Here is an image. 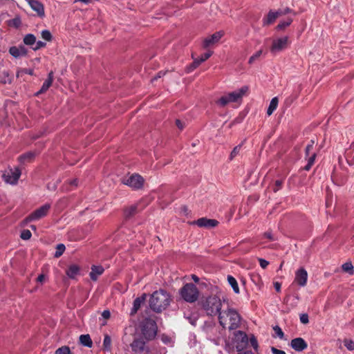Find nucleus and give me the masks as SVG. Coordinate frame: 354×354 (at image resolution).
Listing matches in <instances>:
<instances>
[{
    "label": "nucleus",
    "instance_id": "nucleus-24",
    "mask_svg": "<svg viewBox=\"0 0 354 354\" xmlns=\"http://www.w3.org/2000/svg\"><path fill=\"white\" fill-rule=\"evenodd\" d=\"M195 56L196 54L194 53H192V57L194 59V61L192 64H190L189 66L186 67L185 71L187 73L192 72L194 69L198 68L201 63H203L202 62H201L200 58H198V57H196Z\"/></svg>",
    "mask_w": 354,
    "mask_h": 354
},
{
    "label": "nucleus",
    "instance_id": "nucleus-35",
    "mask_svg": "<svg viewBox=\"0 0 354 354\" xmlns=\"http://www.w3.org/2000/svg\"><path fill=\"white\" fill-rule=\"evenodd\" d=\"M41 37L44 40L46 41H52V34L48 30H44L41 32Z\"/></svg>",
    "mask_w": 354,
    "mask_h": 354
},
{
    "label": "nucleus",
    "instance_id": "nucleus-32",
    "mask_svg": "<svg viewBox=\"0 0 354 354\" xmlns=\"http://www.w3.org/2000/svg\"><path fill=\"white\" fill-rule=\"evenodd\" d=\"M104 349L110 351L111 349V339L109 335H106L103 341Z\"/></svg>",
    "mask_w": 354,
    "mask_h": 354
},
{
    "label": "nucleus",
    "instance_id": "nucleus-41",
    "mask_svg": "<svg viewBox=\"0 0 354 354\" xmlns=\"http://www.w3.org/2000/svg\"><path fill=\"white\" fill-rule=\"evenodd\" d=\"M344 344L348 350H349V351L354 350V341L353 340L345 339L344 340Z\"/></svg>",
    "mask_w": 354,
    "mask_h": 354
},
{
    "label": "nucleus",
    "instance_id": "nucleus-18",
    "mask_svg": "<svg viewBox=\"0 0 354 354\" xmlns=\"http://www.w3.org/2000/svg\"><path fill=\"white\" fill-rule=\"evenodd\" d=\"M268 52V48L266 46H263L250 57L248 63L252 64L255 61L260 59L261 57H265Z\"/></svg>",
    "mask_w": 354,
    "mask_h": 354
},
{
    "label": "nucleus",
    "instance_id": "nucleus-14",
    "mask_svg": "<svg viewBox=\"0 0 354 354\" xmlns=\"http://www.w3.org/2000/svg\"><path fill=\"white\" fill-rule=\"evenodd\" d=\"M9 53L15 58H19L25 56L27 50L24 46H12L9 49Z\"/></svg>",
    "mask_w": 354,
    "mask_h": 354
},
{
    "label": "nucleus",
    "instance_id": "nucleus-62",
    "mask_svg": "<svg viewBox=\"0 0 354 354\" xmlns=\"http://www.w3.org/2000/svg\"><path fill=\"white\" fill-rule=\"evenodd\" d=\"M192 279L194 280L195 283H198L200 280L199 278L195 274L192 275Z\"/></svg>",
    "mask_w": 354,
    "mask_h": 354
},
{
    "label": "nucleus",
    "instance_id": "nucleus-39",
    "mask_svg": "<svg viewBox=\"0 0 354 354\" xmlns=\"http://www.w3.org/2000/svg\"><path fill=\"white\" fill-rule=\"evenodd\" d=\"M21 19L19 17H15L8 21V25L10 26L18 28L21 25Z\"/></svg>",
    "mask_w": 354,
    "mask_h": 354
},
{
    "label": "nucleus",
    "instance_id": "nucleus-61",
    "mask_svg": "<svg viewBox=\"0 0 354 354\" xmlns=\"http://www.w3.org/2000/svg\"><path fill=\"white\" fill-rule=\"evenodd\" d=\"M313 149H311L310 147H308V145L306 146V149H305V153H306V156H308L309 154H310V151L312 150Z\"/></svg>",
    "mask_w": 354,
    "mask_h": 354
},
{
    "label": "nucleus",
    "instance_id": "nucleus-6",
    "mask_svg": "<svg viewBox=\"0 0 354 354\" xmlns=\"http://www.w3.org/2000/svg\"><path fill=\"white\" fill-rule=\"evenodd\" d=\"M142 337L146 341L153 339L157 335V326L155 321L148 319L145 320L141 328Z\"/></svg>",
    "mask_w": 354,
    "mask_h": 354
},
{
    "label": "nucleus",
    "instance_id": "nucleus-26",
    "mask_svg": "<svg viewBox=\"0 0 354 354\" xmlns=\"http://www.w3.org/2000/svg\"><path fill=\"white\" fill-rule=\"evenodd\" d=\"M80 272V267L77 265H71L66 271V275L71 278L74 279Z\"/></svg>",
    "mask_w": 354,
    "mask_h": 354
},
{
    "label": "nucleus",
    "instance_id": "nucleus-59",
    "mask_svg": "<svg viewBox=\"0 0 354 354\" xmlns=\"http://www.w3.org/2000/svg\"><path fill=\"white\" fill-rule=\"evenodd\" d=\"M274 287L277 292L281 291V283L279 282L274 283Z\"/></svg>",
    "mask_w": 354,
    "mask_h": 354
},
{
    "label": "nucleus",
    "instance_id": "nucleus-64",
    "mask_svg": "<svg viewBox=\"0 0 354 354\" xmlns=\"http://www.w3.org/2000/svg\"><path fill=\"white\" fill-rule=\"evenodd\" d=\"M238 354H253V353L250 351H243V352L239 353Z\"/></svg>",
    "mask_w": 354,
    "mask_h": 354
},
{
    "label": "nucleus",
    "instance_id": "nucleus-60",
    "mask_svg": "<svg viewBox=\"0 0 354 354\" xmlns=\"http://www.w3.org/2000/svg\"><path fill=\"white\" fill-rule=\"evenodd\" d=\"M22 71L26 74H29V75L33 74V70H32V69L25 68Z\"/></svg>",
    "mask_w": 354,
    "mask_h": 354
},
{
    "label": "nucleus",
    "instance_id": "nucleus-2",
    "mask_svg": "<svg viewBox=\"0 0 354 354\" xmlns=\"http://www.w3.org/2000/svg\"><path fill=\"white\" fill-rule=\"evenodd\" d=\"M218 322L223 328L233 330L240 326L241 316L234 309L227 308L219 313Z\"/></svg>",
    "mask_w": 354,
    "mask_h": 354
},
{
    "label": "nucleus",
    "instance_id": "nucleus-58",
    "mask_svg": "<svg viewBox=\"0 0 354 354\" xmlns=\"http://www.w3.org/2000/svg\"><path fill=\"white\" fill-rule=\"evenodd\" d=\"M176 124L178 127V129H180L181 130L184 128V126H183L182 122L178 119L176 120Z\"/></svg>",
    "mask_w": 354,
    "mask_h": 354
},
{
    "label": "nucleus",
    "instance_id": "nucleus-51",
    "mask_svg": "<svg viewBox=\"0 0 354 354\" xmlns=\"http://www.w3.org/2000/svg\"><path fill=\"white\" fill-rule=\"evenodd\" d=\"M316 153H313L308 158V163L309 165H313V164L315 163V158H316Z\"/></svg>",
    "mask_w": 354,
    "mask_h": 354
},
{
    "label": "nucleus",
    "instance_id": "nucleus-50",
    "mask_svg": "<svg viewBox=\"0 0 354 354\" xmlns=\"http://www.w3.org/2000/svg\"><path fill=\"white\" fill-rule=\"evenodd\" d=\"M282 183V180H277L275 181V187L273 189L274 192H277L279 189H281Z\"/></svg>",
    "mask_w": 354,
    "mask_h": 354
},
{
    "label": "nucleus",
    "instance_id": "nucleus-19",
    "mask_svg": "<svg viewBox=\"0 0 354 354\" xmlns=\"http://www.w3.org/2000/svg\"><path fill=\"white\" fill-rule=\"evenodd\" d=\"M104 271V269L102 266H92L91 271L89 274L91 280L97 281L98 277L102 274Z\"/></svg>",
    "mask_w": 354,
    "mask_h": 354
},
{
    "label": "nucleus",
    "instance_id": "nucleus-17",
    "mask_svg": "<svg viewBox=\"0 0 354 354\" xmlns=\"http://www.w3.org/2000/svg\"><path fill=\"white\" fill-rule=\"evenodd\" d=\"M223 31H218L213 35L205 37L203 40V44H214L220 41L221 37L223 36Z\"/></svg>",
    "mask_w": 354,
    "mask_h": 354
},
{
    "label": "nucleus",
    "instance_id": "nucleus-11",
    "mask_svg": "<svg viewBox=\"0 0 354 354\" xmlns=\"http://www.w3.org/2000/svg\"><path fill=\"white\" fill-rule=\"evenodd\" d=\"M308 280V272L304 268H299L295 272L294 282L301 287L306 285Z\"/></svg>",
    "mask_w": 354,
    "mask_h": 354
},
{
    "label": "nucleus",
    "instance_id": "nucleus-23",
    "mask_svg": "<svg viewBox=\"0 0 354 354\" xmlns=\"http://www.w3.org/2000/svg\"><path fill=\"white\" fill-rule=\"evenodd\" d=\"M195 56L196 54L194 53H192V57L194 59V61L192 64H190L189 66L186 67L185 71L187 73L192 72L194 69L198 68L201 63H203L202 62H201L200 58H198V57H196Z\"/></svg>",
    "mask_w": 354,
    "mask_h": 354
},
{
    "label": "nucleus",
    "instance_id": "nucleus-53",
    "mask_svg": "<svg viewBox=\"0 0 354 354\" xmlns=\"http://www.w3.org/2000/svg\"><path fill=\"white\" fill-rule=\"evenodd\" d=\"M102 316L103 317V318L107 319L110 317L111 313L109 310H104L102 313Z\"/></svg>",
    "mask_w": 354,
    "mask_h": 354
},
{
    "label": "nucleus",
    "instance_id": "nucleus-36",
    "mask_svg": "<svg viewBox=\"0 0 354 354\" xmlns=\"http://www.w3.org/2000/svg\"><path fill=\"white\" fill-rule=\"evenodd\" d=\"M342 270L351 274H353V266L351 262H346L342 266Z\"/></svg>",
    "mask_w": 354,
    "mask_h": 354
},
{
    "label": "nucleus",
    "instance_id": "nucleus-57",
    "mask_svg": "<svg viewBox=\"0 0 354 354\" xmlns=\"http://www.w3.org/2000/svg\"><path fill=\"white\" fill-rule=\"evenodd\" d=\"M237 333L242 336V341H245V340L248 339L247 335L244 332L239 330L237 332Z\"/></svg>",
    "mask_w": 354,
    "mask_h": 354
},
{
    "label": "nucleus",
    "instance_id": "nucleus-22",
    "mask_svg": "<svg viewBox=\"0 0 354 354\" xmlns=\"http://www.w3.org/2000/svg\"><path fill=\"white\" fill-rule=\"evenodd\" d=\"M37 153L34 151H28L19 156L18 160L21 163L31 162L37 156Z\"/></svg>",
    "mask_w": 354,
    "mask_h": 354
},
{
    "label": "nucleus",
    "instance_id": "nucleus-33",
    "mask_svg": "<svg viewBox=\"0 0 354 354\" xmlns=\"http://www.w3.org/2000/svg\"><path fill=\"white\" fill-rule=\"evenodd\" d=\"M65 249H66V247L63 243H59V244L57 245L56 251L54 254V257L55 258H58V257H61L63 254Z\"/></svg>",
    "mask_w": 354,
    "mask_h": 354
},
{
    "label": "nucleus",
    "instance_id": "nucleus-44",
    "mask_svg": "<svg viewBox=\"0 0 354 354\" xmlns=\"http://www.w3.org/2000/svg\"><path fill=\"white\" fill-rule=\"evenodd\" d=\"M32 234L28 230H24L21 233L20 237L24 240H28L30 239Z\"/></svg>",
    "mask_w": 354,
    "mask_h": 354
},
{
    "label": "nucleus",
    "instance_id": "nucleus-49",
    "mask_svg": "<svg viewBox=\"0 0 354 354\" xmlns=\"http://www.w3.org/2000/svg\"><path fill=\"white\" fill-rule=\"evenodd\" d=\"M259 261L260 266L263 269L266 268L269 264V262L263 259H259Z\"/></svg>",
    "mask_w": 354,
    "mask_h": 354
},
{
    "label": "nucleus",
    "instance_id": "nucleus-8",
    "mask_svg": "<svg viewBox=\"0 0 354 354\" xmlns=\"http://www.w3.org/2000/svg\"><path fill=\"white\" fill-rule=\"evenodd\" d=\"M123 184L129 187L138 189L142 188L144 184V178L139 174H135L122 180Z\"/></svg>",
    "mask_w": 354,
    "mask_h": 354
},
{
    "label": "nucleus",
    "instance_id": "nucleus-13",
    "mask_svg": "<svg viewBox=\"0 0 354 354\" xmlns=\"http://www.w3.org/2000/svg\"><path fill=\"white\" fill-rule=\"evenodd\" d=\"M290 345L291 348L297 352H301L308 347L306 342L302 337L292 339Z\"/></svg>",
    "mask_w": 354,
    "mask_h": 354
},
{
    "label": "nucleus",
    "instance_id": "nucleus-54",
    "mask_svg": "<svg viewBox=\"0 0 354 354\" xmlns=\"http://www.w3.org/2000/svg\"><path fill=\"white\" fill-rule=\"evenodd\" d=\"M288 42V39L287 37H284L278 40L277 44H286Z\"/></svg>",
    "mask_w": 354,
    "mask_h": 354
},
{
    "label": "nucleus",
    "instance_id": "nucleus-16",
    "mask_svg": "<svg viewBox=\"0 0 354 354\" xmlns=\"http://www.w3.org/2000/svg\"><path fill=\"white\" fill-rule=\"evenodd\" d=\"M147 299V294L143 293L140 297L136 298L133 303V307L131 309L130 315H134L137 313L141 305Z\"/></svg>",
    "mask_w": 354,
    "mask_h": 354
},
{
    "label": "nucleus",
    "instance_id": "nucleus-4",
    "mask_svg": "<svg viewBox=\"0 0 354 354\" xmlns=\"http://www.w3.org/2000/svg\"><path fill=\"white\" fill-rule=\"evenodd\" d=\"M180 297L186 302L194 303L199 297V290L192 283H185L180 290Z\"/></svg>",
    "mask_w": 354,
    "mask_h": 354
},
{
    "label": "nucleus",
    "instance_id": "nucleus-28",
    "mask_svg": "<svg viewBox=\"0 0 354 354\" xmlns=\"http://www.w3.org/2000/svg\"><path fill=\"white\" fill-rule=\"evenodd\" d=\"M278 98L277 97H273L269 104V106L267 110V114L268 115H271L272 113L276 110L278 106Z\"/></svg>",
    "mask_w": 354,
    "mask_h": 354
},
{
    "label": "nucleus",
    "instance_id": "nucleus-15",
    "mask_svg": "<svg viewBox=\"0 0 354 354\" xmlns=\"http://www.w3.org/2000/svg\"><path fill=\"white\" fill-rule=\"evenodd\" d=\"M28 5L35 11L39 17H44L45 15L43 4L37 0H28Z\"/></svg>",
    "mask_w": 354,
    "mask_h": 354
},
{
    "label": "nucleus",
    "instance_id": "nucleus-30",
    "mask_svg": "<svg viewBox=\"0 0 354 354\" xmlns=\"http://www.w3.org/2000/svg\"><path fill=\"white\" fill-rule=\"evenodd\" d=\"M292 22V19L288 17L284 21H281L279 23V24L277 25V29L279 30H282L285 29L286 27L289 26Z\"/></svg>",
    "mask_w": 354,
    "mask_h": 354
},
{
    "label": "nucleus",
    "instance_id": "nucleus-10",
    "mask_svg": "<svg viewBox=\"0 0 354 354\" xmlns=\"http://www.w3.org/2000/svg\"><path fill=\"white\" fill-rule=\"evenodd\" d=\"M147 342V341L145 340V338L142 337L140 338H136L133 339L130 346L134 353L142 354L145 351H148V348L146 347Z\"/></svg>",
    "mask_w": 354,
    "mask_h": 354
},
{
    "label": "nucleus",
    "instance_id": "nucleus-25",
    "mask_svg": "<svg viewBox=\"0 0 354 354\" xmlns=\"http://www.w3.org/2000/svg\"><path fill=\"white\" fill-rule=\"evenodd\" d=\"M195 56L196 54L194 53H192V57L194 59V61L192 64H190L189 66L186 67L185 71L187 73L192 72L194 69L198 68L201 63H203L202 62H201L200 58H198V57H196Z\"/></svg>",
    "mask_w": 354,
    "mask_h": 354
},
{
    "label": "nucleus",
    "instance_id": "nucleus-56",
    "mask_svg": "<svg viewBox=\"0 0 354 354\" xmlns=\"http://www.w3.org/2000/svg\"><path fill=\"white\" fill-rule=\"evenodd\" d=\"M45 278H46V276L44 274H39L37 278V281L38 282H40V283H42L44 282V281L45 280Z\"/></svg>",
    "mask_w": 354,
    "mask_h": 354
},
{
    "label": "nucleus",
    "instance_id": "nucleus-9",
    "mask_svg": "<svg viewBox=\"0 0 354 354\" xmlns=\"http://www.w3.org/2000/svg\"><path fill=\"white\" fill-rule=\"evenodd\" d=\"M21 174V170L17 167L9 169L3 174V178L7 183L15 185L17 183Z\"/></svg>",
    "mask_w": 354,
    "mask_h": 354
},
{
    "label": "nucleus",
    "instance_id": "nucleus-1",
    "mask_svg": "<svg viewBox=\"0 0 354 354\" xmlns=\"http://www.w3.org/2000/svg\"><path fill=\"white\" fill-rule=\"evenodd\" d=\"M171 301L170 294L167 290L160 288L151 295L149 304L153 312L160 313L169 306Z\"/></svg>",
    "mask_w": 354,
    "mask_h": 354
},
{
    "label": "nucleus",
    "instance_id": "nucleus-21",
    "mask_svg": "<svg viewBox=\"0 0 354 354\" xmlns=\"http://www.w3.org/2000/svg\"><path fill=\"white\" fill-rule=\"evenodd\" d=\"M278 18L276 11L270 10L266 17L263 19V26H267L273 24Z\"/></svg>",
    "mask_w": 354,
    "mask_h": 354
},
{
    "label": "nucleus",
    "instance_id": "nucleus-29",
    "mask_svg": "<svg viewBox=\"0 0 354 354\" xmlns=\"http://www.w3.org/2000/svg\"><path fill=\"white\" fill-rule=\"evenodd\" d=\"M227 281H228L229 284L231 286V287L232 288L234 292L236 294H239L240 292V290H239V288L236 279L234 277H232L231 275H228L227 276Z\"/></svg>",
    "mask_w": 354,
    "mask_h": 354
},
{
    "label": "nucleus",
    "instance_id": "nucleus-45",
    "mask_svg": "<svg viewBox=\"0 0 354 354\" xmlns=\"http://www.w3.org/2000/svg\"><path fill=\"white\" fill-rule=\"evenodd\" d=\"M273 330L280 339H283L284 333L279 326L277 325L273 326Z\"/></svg>",
    "mask_w": 354,
    "mask_h": 354
},
{
    "label": "nucleus",
    "instance_id": "nucleus-63",
    "mask_svg": "<svg viewBox=\"0 0 354 354\" xmlns=\"http://www.w3.org/2000/svg\"><path fill=\"white\" fill-rule=\"evenodd\" d=\"M314 144H315V142L313 140H311L310 141V142L307 145L308 147H310L311 149L313 148V146H314Z\"/></svg>",
    "mask_w": 354,
    "mask_h": 354
},
{
    "label": "nucleus",
    "instance_id": "nucleus-42",
    "mask_svg": "<svg viewBox=\"0 0 354 354\" xmlns=\"http://www.w3.org/2000/svg\"><path fill=\"white\" fill-rule=\"evenodd\" d=\"M212 53H213V52L212 50H208L205 53L198 56V58H200L201 62H204L205 61H206L208 58H209L212 56Z\"/></svg>",
    "mask_w": 354,
    "mask_h": 354
},
{
    "label": "nucleus",
    "instance_id": "nucleus-31",
    "mask_svg": "<svg viewBox=\"0 0 354 354\" xmlns=\"http://www.w3.org/2000/svg\"><path fill=\"white\" fill-rule=\"evenodd\" d=\"M286 46H270L268 48V51H270L273 55H276L279 53L283 51L285 49Z\"/></svg>",
    "mask_w": 354,
    "mask_h": 354
},
{
    "label": "nucleus",
    "instance_id": "nucleus-46",
    "mask_svg": "<svg viewBox=\"0 0 354 354\" xmlns=\"http://www.w3.org/2000/svg\"><path fill=\"white\" fill-rule=\"evenodd\" d=\"M250 344H251V346L254 348V350L257 351L258 349V342H257V339H256V337L252 335L250 339Z\"/></svg>",
    "mask_w": 354,
    "mask_h": 354
},
{
    "label": "nucleus",
    "instance_id": "nucleus-7",
    "mask_svg": "<svg viewBox=\"0 0 354 354\" xmlns=\"http://www.w3.org/2000/svg\"><path fill=\"white\" fill-rule=\"evenodd\" d=\"M50 209V205L46 203L29 214L26 218V221H33L42 218L48 214Z\"/></svg>",
    "mask_w": 354,
    "mask_h": 354
},
{
    "label": "nucleus",
    "instance_id": "nucleus-37",
    "mask_svg": "<svg viewBox=\"0 0 354 354\" xmlns=\"http://www.w3.org/2000/svg\"><path fill=\"white\" fill-rule=\"evenodd\" d=\"M137 212V205H131L125 210V216L130 217L134 215Z\"/></svg>",
    "mask_w": 354,
    "mask_h": 354
},
{
    "label": "nucleus",
    "instance_id": "nucleus-12",
    "mask_svg": "<svg viewBox=\"0 0 354 354\" xmlns=\"http://www.w3.org/2000/svg\"><path fill=\"white\" fill-rule=\"evenodd\" d=\"M194 223L196 224L198 227H201L213 228L218 225V221L216 219H210L206 217H203L194 221Z\"/></svg>",
    "mask_w": 354,
    "mask_h": 354
},
{
    "label": "nucleus",
    "instance_id": "nucleus-43",
    "mask_svg": "<svg viewBox=\"0 0 354 354\" xmlns=\"http://www.w3.org/2000/svg\"><path fill=\"white\" fill-rule=\"evenodd\" d=\"M241 148V145H239L233 149V150L232 151L230 156V160H232L239 154Z\"/></svg>",
    "mask_w": 354,
    "mask_h": 354
},
{
    "label": "nucleus",
    "instance_id": "nucleus-27",
    "mask_svg": "<svg viewBox=\"0 0 354 354\" xmlns=\"http://www.w3.org/2000/svg\"><path fill=\"white\" fill-rule=\"evenodd\" d=\"M80 343L86 347L91 348L93 345V342L89 335H81L80 336Z\"/></svg>",
    "mask_w": 354,
    "mask_h": 354
},
{
    "label": "nucleus",
    "instance_id": "nucleus-38",
    "mask_svg": "<svg viewBox=\"0 0 354 354\" xmlns=\"http://www.w3.org/2000/svg\"><path fill=\"white\" fill-rule=\"evenodd\" d=\"M276 12L277 13L278 17L280 16H282V15H287L288 13H293L294 15H295V13L293 12V10L289 8L279 9L276 11Z\"/></svg>",
    "mask_w": 354,
    "mask_h": 354
},
{
    "label": "nucleus",
    "instance_id": "nucleus-34",
    "mask_svg": "<svg viewBox=\"0 0 354 354\" xmlns=\"http://www.w3.org/2000/svg\"><path fill=\"white\" fill-rule=\"evenodd\" d=\"M36 37L32 34H28L24 38V44H35Z\"/></svg>",
    "mask_w": 354,
    "mask_h": 354
},
{
    "label": "nucleus",
    "instance_id": "nucleus-55",
    "mask_svg": "<svg viewBox=\"0 0 354 354\" xmlns=\"http://www.w3.org/2000/svg\"><path fill=\"white\" fill-rule=\"evenodd\" d=\"M165 74V72H162V71H160L158 73V74L152 78L151 81H154V80H158V78H160L162 75H164Z\"/></svg>",
    "mask_w": 354,
    "mask_h": 354
},
{
    "label": "nucleus",
    "instance_id": "nucleus-47",
    "mask_svg": "<svg viewBox=\"0 0 354 354\" xmlns=\"http://www.w3.org/2000/svg\"><path fill=\"white\" fill-rule=\"evenodd\" d=\"M300 322L304 324H308L309 322L308 315L306 313L301 314L300 315Z\"/></svg>",
    "mask_w": 354,
    "mask_h": 354
},
{
    "label": "nucleus",
    "instance_id": "nucleus-3",
    "mask_svg": "<svg viewBox=\"0 0 354 354\" xmlns=\"http://www.w3.org/2000/svg\"><path fill=\"white\" fill-rule=\"evenodd\" d=\"M201 304L207 315H218L221 312L222 302L221 299L216 295L209 296L203 299Z\"/></svg>",
    "mask_w": 354,
    "mask_h": 354
},
{
    "label": "nucleus",
    "instance_id": "nucleus-52",
    "mask_svg": "<svg viewBox=\"0 0 354 354\" xmlns=\"http://www.w3.org/2000/svg\"><path fill=\"white\" fill-rule=\"evenodd\" d=\"M271 351L272 354H286L285 351L277 349L275 347H271Z\"/></svg>",
    "mask_w": 354,
    "mask_h": 354
},
{
    "label": "nucleus",
    "instance_id": "nucleus-5",
    "mask_svg": "<svg viewBox=\"0 0 354 354\" xmlns=\"http://www.w3.org/2000/svg\"><path fill=\"white\" fill-rule=\"evenodd\" d=\"M248 91L247 86H242L239 90L229 93L221 97L217 101L216 104L220 106L224 107L230 102H236L241 100L245 93Z\"/></svg>",
    "mask_w": 354,
    "mask_h": 354
},
{
    "label": "nucleus",
    "instance_id": "nucleus-40",
    "mask_svg": "<svg viewBox=\"0 0 354 354\" xmlns=\"http://www.w3.org/2000/svg\"><path fill=\"white\" fill-rule=\"evenodd\" d=\"M71 351L68 346H64L55 351V354H70Z\"/></svg>",
    "mask_w": 354,
    "mask_h": 354
},
{
    "label": "nucleus",
    "instance_id": "nucleus-20",
    "mask_svg": "<svg viewBox=\"0 0 354 354\" xmlns=\"http://www.w3.org/2000/svg\"><path fill=\"white\" fill-rule=\"evenodd\" d=\"M53 81V72L50 71L48 73V78L43 83L40 90L36 93L37 95L46 92L52 85Z\"/></svg>",
    "mask_w": 354,
    "mask_h": 354
},
{
    "label": "nucleus",
    "instance_id": "nucleus-48",
    "mask_svg": "<svg viewBox=\"0 0 354 354\" xmlns=\"http://www.w3.org/2000/svg\"><path fill=\"white\" fill-rule=\"evenodd\" d=\"M263 237L268 239L269 240L272 241L277 240V239L274 238V236L272 235V232L270 231L266 232L263 234Z\"/></svg>",
    "mask_w": 354,
    "mask_h": 354
}]
</instances>
